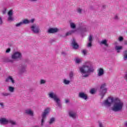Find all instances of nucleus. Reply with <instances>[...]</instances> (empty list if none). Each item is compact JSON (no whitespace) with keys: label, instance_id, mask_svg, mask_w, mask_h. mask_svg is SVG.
Returning <instances> with one entry per match:
<instances>
[{"label":"nucleus","instance_id":"obj_1","mask_svg":"<svg viewBox=\"0 0 127 127\" xmlns=\"http://www.w3.org/2000/svg\"><path fill=\"white\" fill-rule=\"evenodd\" d=\"M79 70L82 78H88L91 75V73H93L95 69L92 63L87 62L82 66L79 67Z\"/></svg>","mask_w":127,"mask_h":127},{"label":"nucleus","instance_id":"obj_2","mask_svg":"<svg viewBox=\"0 0 127 127\" xmlns=\"http://www.w3.org/2000/svg\"><path fill=\"white\" fill-rule=\"evenodd\" d=\"M111 99V103H113V106L111 108V110L114 113H118L122 112L124 109V102L121 99L115 98H109Z\"/></svg>","mask_w":127,"mask_h":127},{"label":"nucleus","instance_id":"obj_3","mask_svg":"<svg viewBox=\"0 0 127 127\" xmlns=\"http://www.w3.org/2000/svg\"><path fill=\"white\" fill-rule=\"evenodd\" d=\"M48 96L51 99L54 100L55 103H56L57 107L59 108H62V105H61V99L59 98L57 94L52 91L49 93Z\"/></svg>","mask_w":127,"mask_h":127},{"label":"nucleus","instance_id":"obj_4","mask_svg":"<svg viewBox=\"0 0 127 127\" xmlns=\"http://www.w3.org/2000/svg\"><path fill=\"white\" fill-rule=\"evenodd\" d=\"M22 58V55L19 52H15L11 55V59H8L7 60V62H10V63H13L14 60H21Z\"/></svg>","mask_w":127,"mask_h":127},{"label":"nucleus","instance_id":"obj_5","mask_svg":"<svg viewBox=\"0 0 127 127\" xmlns=\"http://www.w3.org/2000/svg\"><path fill=\"white\" fill-rule=\"evenodd\" d=\"M106 86H107V84L106 83H103L100 86L99 95L101 96V99H104V97H105V95H106V93H107L108 89L106 88Z\"/></svg>","mask_w":127,"mask_h":127},{"label":"nucleus","instance_id":"obj_6","mask_svg":"<svg viewBox=\"0 0 127 127\" xmlns=\"http://www.w3.org/2000/svg\"><path fill=\"white\" fill-rule=\"evenodd\" d=\"M50 112V108H47L45 109L44 112L42 114V120H41V127H43L44 125V122L45 120H46V118L47 117V115L49 114V112Z\"/></svg>","mask_w":127,"mask_h":127},{"label":"nucleus","instance_id":"obj_7","mask_svg":"<svg viewBox=\"0 0 127 127\" xmlns=\"http://www.w3.org/2000/svg\"><path fill=\"white\" fill-rule=\"evenodd\" d=\"M30 29L31 31H32V32L35 34H38V33L40 32V28H39V26L37 24L32 25L30 27Z\"/></svg>","mask_w":127,"mask_h":127},{"label":"nucleus","instance_id":"obj_8","mask_svg":"<svg viewBox=\"0 0 127 127\" xmlns=\"http://www.w3.org/2000/svg\"><path fill=\"white\" fill-rule=\"evenodd\" d=\"M68 114L69 118L73 119V120H76L78 115H77V112L73 110H69L68 111Z\"/></svg>","mask_w":127,"mask_h":127},{"label":"nucleus","instance_id":"obj_9","mask_svg":"<svg viewBox=\"0 0 127 127\" xmlns=\"http://www.w3.org/2000/svg\"><path fill=\"white\" fill-rule=\"evenodd\" d=\"M110 98H114V97H108L107 99L105 100L104 102L103 103V105L104 106H106V107H111L112 106V100Z\"/></svg>","mask_w":127,"mask_h":127},{"label":"nucleus","instance_id":"obj_10","mask_svg":"<svg viewBox=\"0 0 127 127\" xmlns=\"http://www.w3.org/2000/svg\"><path fill=\"white\" fill-rule=\"evenodd\" d=\"M18 71L19 73H24L26 72V65L21 64L18 68Z\"/></svg>","mask_w":127,"mask_h":127},{"label":"nucleus","instance_id":"obj_11","mask_svg":"<svg viewBox=\"0 0 127 127\" xmlns=\"http://www.w3.org/2000/svg\"><path fill=\"white\" fill-rule=\"evenodd\" d=\"M78 97H79L80 99H82L83 100H88V95L83 92H81L78 93Z\"/></svg>","mask_w":127,"mask_h":127},{"label":"nucleus","instance_id":"obj_12","mask_svg":"<svg viewBox=\"0 0 127 127\" xmlns=\"http://www.w3.org/2000/svg\"><path fill=\"white\" fill-rule=\"evenodd\" d=\"M12 15H13V10L11 9L8 12V21H13V17H12Z\"/></svg>","mask_w":127,"mask_h":127},{"label":"nucleus","instance_id":"obj_13","mask_svg":"<svg viewBox=\"0 0 127 127\" xmlns=\"http://www.w3.org/2000/svg\"><path fill=\"white\" fill-rule=\"evenodd\" d=\"M88 43H87V47H91L92 46V43L93 40V35H90L88 38Z\"/></svg>","mask_w":127,"mask_h":127},{"label":"nucleus","instance_id":"obj_14","mask_svg":"<svg viewBox=\"0 0 127 127\" xmlns=\"http://www.w3.org/2000/svg\"><path fill=\"white\" fill-rule=\"evenodd\" d=\"M71 45L74 49H78L79 48V45L76 42L75 39L72 40Z\"/></svg>","mask_w":127,"mask_h":127},{"label":"nucleus","instance_id":"obj_15","mask_svg":"<svg viewBox=\"0 0 127 127\" xmlns=\"http://www.w3.org/2000/svg\"><path fill=\"white\" fill-rule=\"evenodd\" d=\"M59 31V29L57 28H51L48 29V33H56Z\"/></svg>","mask_w":127,"mask_h":127},{"label":"nucleus","instance_id":"obj_16","mask_svg":"<svg viewBox=\"0 0 127 127\" xmlns=\"http://www.w3.org/2000/svg\"><path fill=\"white\" fill-rule=\"evenodd\" d=\"M5 82L6 83H9L11 82L12 84H14L15 83V81H14V79H13V78H12V76H9L5 79Z\"/></svg>","mask_w":127,"mask_h":127},{"label":"nucleus","instance_id":"obj_17","mask_svg":"<svg viewBox=\"0 0 127 127\" xmlns=\"http://www.w3.org/2000/svg\"><path fill=\"white\" fill-rule=\"evenodd\" d=\"M25 113L26 114V115L30 116V117H33L34 116L33 111L30 109L25 110Z\"/></svg>","mask_w":127,"mask_h":127},{"label":"nucleus","instance_id":"obj_18","mask_svg":"<svg viewBox=\"0 0 127 127\" xmlns=\"http://www.w3.org/2000/svg\"><path fill=\"white\" fill-rule=\"evenodd\" d=\"M104 74H105V71H104V69L102 68H100L98 70L97 75L98 76V77H102V76H104Z\"/></svg>","mask_w":127,"mask_h":127},{"label":"nucleus","instance_id":"obj_19","mask_svg":"<svg viewBox=\"0 0 127 127\" xmlns=\"http://www.w3.org/2000/svg\"><path fill=\"white\" fill-rule=\"evenodd\" d=\"M7 124H8V120L4 118L0 119V125H7Z\"/></svg>","mask_w":127,"mask_h":127},{"label":"nucleus","instance_id":"obj_20","mask_svg":"<svg viewBox=\"0 0 127 127\" xmlns=\"http://www.w3.org/2000/svg\"><path fill=\"white\" fill-rule=\"evenodd\" d=\"M89 30L88 26L86 25L82 26L79 28V30L82 32H87Z\"/></svg>","mask_w":127,"mask_h":127},{"label":"nucleus","instance_id":"obj_21","mask_svg":"<svg viewBox=\"0 0 127 127\" xmlns=\"http://www.w3.org/2000/svg\"><path fill=\"white\" fill-rule=\"evenodd\" d=\"M101 45H104L106 47H109V44H108V41L106 39L102 40L100 42Z\"/></svg>","mask_w":127,"mask_h":127},{"label":"nucleus","instance_id":"obj_22","mask_svg":"<svg viewBox=\"0 0 127 127\" xmlns=\"http://www.w3.org/2000/svg\"><path fill=\"white\" fill-rule=\"evenodd\" d=\"M8 124H10L11 126H12V127H14V126L17 125V123H16V121L11 119H9L8 120Z\"/></svg>","mask_w":127,"mask_h":127},{"label":"nucleus","instance_id":"obj_23","mask_svg":"<svg viewBox=\"0 0 127 127\" xmlns=\"http://www.w3.org/2000/svg\"><path fill=\"white\" fill-rule=\"evenodd\" d=\"M115 49V50H116L117 53H120V52H121V50H122L123 49V47L116 46Z\"/></svg>","mask_w":127,"mask_h":127},{"label":"nucleus","instance_id":"obj_24","mask_svg":"<svg viewBox=\"0 0 127 127\" xmlns=\"http://www.w3.org/2000/svg\"><path fill=\"white\" fill-rule=\"evenodd\" d=\"M75 32H76V30H72L69 31L68 32L66 33L65 36H69V35H71L73 34V33H75Z\"/></svg>","mask_w":127,"mask_h":127},{"label":"nucleus","instance_id":"obj_25","mask_svg":"<svg viewBox=\"0 0 127 127\" xmlns=\"http://www.w3.org/2000/svg\"><path fill=\"white\" fill-rule=\"evenodd\" d=\"M123 59L124 61H127V50L123 52Z\"/></svg>","mask_w":127,"mask_h":127},{"label":"nucleus","instance_id":"obj_26","mask_svg":"<svg viewBox=\"0 0 127 127\" xmlns=\"http://www.w3.org/2000/svg\"><path fill=\"white\" fill-rule=\"evenodd\" d=\"M55 122V118H52L50 119V121H49V125H51Z\"/></svg>","mask_w":127,"mask_h":127},{"label":"nucleus","instance_id":"obj_27","mask_svg":"<svg viewBox=\"0 0 127 127\" xmlns=\"http://www.w3.org/2000/svg\"><path fill=\"white\" fill-rule=\"evenodd\" d=\"M70 26L72 29H75L76 28V24L73 22L70 23Z\"/></svg>","mask_w":127,"mask_h":127},{"label":"nucleus","instance_id":"obj_28","mask_svg":"<svg viewBox=\"0 0 127 127\" xmlns=\"http://www.w3.org/2000/svg\"><path fill=\"white\" fill-rule=\"evenodd\" d=\"M23 24H28L30 23V21L28 19H24L22 21Z\"/></svg>","mask_w":127,"mask_h":127},{"label":"nucleus","instance_id":"obj_29","mask_svg":"<svg viewBox=\"0 0 127 127\" xmlns=\"http://www.w3.org/2000/svg\"><path fill=\"white\" fill-rule=\"evenodd\" d=\"M8 91L10 93H13L14 92V87L12 86H9L8 87Z\"/></svg>","mask_w":127,"mask_h":127},{"label":"nucleus","instance_id":"obj_30","mask_svg":"<svg viewBox=\"0 0 127 127\" xmlns=\"http://www.w3.org/2000/svg\"><path fill=\"white\" fill-rule=\"evenodd\" d=\"M64 84H65V85H69L70 84V81L64 79Z\"/></svg>","mask_w":127,"mask_h":127},{"label":"nucleus","instance_id":"obj_31","mask_svg":"<svg viewBox=\"0 0 127 127\" xmlns=\"http://www.w3.org/2000/svg\"><path fill=\"white\" fill-rule=\"evenodd\" d=\"M1 95L3 97H6L7 96H10V93H2Z\"/></svg>","mask_w":127,"mask_h":127},{"label":"nucleus","instance_id":"obj_32","mask_svg":"<svg viewBox=\"0 0 127 127\" xmlns=\"http://www.w3.org/2000/svg\"><path fill=\"white\" fill-rule=\"evenodd\" d=\"M46 83V80L44 79H41L40 81V84L41 85H43Z\"/></svg>","mask_w":127,"mask_h":127},{"label":"nucleus","instance_id":"obj_33","mask_svg":"<svg viewBox=\"0 0 127 127\" xmlns=\"http://www.w3.org/2000/svg\"><path fill=\"white\" fill-rule=\"evenodd\" d=\"M74 76V72L73 71H70L69 73V79H72Z\"/></svg>","mask_w":127,"mask_h":127},{"label":"nucleus","instance_id":"obj_34","mask_svg":"<svg viewBox=\"0 0 127 127\" xmlns=\"http://www.w3.org/2000/svg\"><path fill=\"white\" fill-rule=\"evenodd\" d=\"M23 24L22 23V22H20L19 23H17L15 25L16 27H19V26H21V25H22Z\"/></svg>","mask_w":127,"mask_h":127},{"label":"nucleus","instance_id":"obj_35","mask_svg":"<svg viewBox=\"0 0 127 127\" xmlns=\"http://www.w3.org/2000/svg\"><path fill=\"white\" fill-rule=\"evenodd\" d=\"M75 63H76V64H79V63H81V59L78 58L76 59Z\"/></svg>","mask_w":127,"mask_h":127},{"label":"nucleus","instance_id":"obj_36","mask_svg":"<svg viewBox=\"0 0 127 127\" xmlns=\"http://www.w3.org/2000/svg\"><path fill=\"white\" fill-rule=\"evenodd\" d=\"M114 19L115 20H119V19H120V18H119V15H115L114 16Z\"/></svg>","mask_w":127,"mask_h":127},{"label":"nucleus","instance_id":"obj_37","mask_svg":"<svg viewBox=\"0 0 127 127\" xmlns=\"http://www.w3.org/2000/svg\"><path fill=\"white\" fill-rule=\"evenodd\" d=\"M82 9H81V8H78L77 9V11L78 13H82Z\"/></svg>","mask_w":127,"mask_h":127},{"label":"nucleus","instance_id":"obj_38","mask_svg":"<svg viewBox=\"0 0 127 127\" xmlns=\"http://www.w3.org/2000/svg\"><path fill=\"white\" fill-rule=\"evenodd\" d=\"M6 8H4L3 9L2 11V12L3 13V14H5V13H6Z\"/></svg>","mask_w":127,"mask_h":127},{"label":"nucleus","instance_id":"obj_39","mask_svg":"<svg viewBox=\"0 0 127 127\" xmlns=\"http://www.w3.org/2000/svg\"><path fill=\"white\" fill-rule=\"evenodd\" d=\"M95 89H92L90 91V94H92V95L94 94H95Z\"/></svg>","mask_w":127,"mask_h":127},{"label":"nucleus","instance_id":"obj_40","mask_svg":"<svg viewBox=\"0 0 127 127\" xmlns=\"http://www.w3.org/2000/svg\"><path fill=\"white\" fill-rule=\"evenodd\" d=\"M82 54H83L84 55H86V54H87V50H83L82 51Z\"/></svg>","mask_w":127,"mask_h":127},{"label":"nucleus","instance_id":"obj_41","mask_svg":"<svg viewBox=\"0 0 127 127\" xmlns=\"http://www.w3.org/2000/svg\"><path fill=\"white\" fill-rule=\"evenodd\" d=\"M0 106H1V108H2V109L4 108V104H3V103L0 102Z\"/></svg>","mask_w":127,"mask_h":127},{"label":"nucleus","instance_id":"obj_42","mask_svg":"<svg viewBox=\"0 0 127 127\" xmlns=\"http://www.w3.org/2000/svg\"><path fill=\"white\" fill-rule=\"evenodd\" d=\"M61 54L63 56H66L67 55V53L65 52H62Z\"/></svg>","mask_w":127,"mask_h":127},{"label":"nucleus","instance_id":"obj_43","mask_svg":"<svg viewBox=\"0 0 127 127\" xmlns=\"http://www.w3.org/2000/svg\"><path fill=\"white\" fill-rule=\"evenodd\" d=\"M10 52V48H8L7 49L5 53H9Z\"/></svg>","mask_w":127,"mask_h":127},{"label":"nucleus","instance_id":"obj_44","mask_svg":"<svg viewBox=\"0 0 127 127\" xmlns=\"http://www.w3.org/2000/svg\"><path fill=\"white\" fill-rule=\"evenodd\" d=\"M98 124L99 127H104V126H103V124L101 122H99Z\"/></svg>","mask_w":127,"mask_h":127},{"label":"nucleus","instance_id":"obj_45","mask_svg":"<svg viewBox=\"0 0 127 127\" xmlns=\"http://www.w3.org/2000/svg\"><path fill=\"white\" fill-rule=\"evenodd\" d=\"M119 40V41H123V40H124V38L123 37H120Z\"/></svg>","mask_w":127,"mask_h":127},{"label":"nucleus","instance_id":"obj_46","mask_svg":"<svg viewBox=\"0 0 127 127\" xmlns=\"http://www.w3.org/2000/svg\"><path fill=\"white\" fill-rule=\"evenodd\" d=\"M2 23H3L2 19L1 18V17H0V25H1Z\"/></svg>","mask_w":127,"mask_h":127},{"label":"nucleus","instance_id":"obj_47","mask_svg":"<svg viewBox=\"0 0 127 127\" xmlns=\"http://www.w3.org/2000/svg\"><path fill=\"white\" fill-rule=\"evenodd\" d=\"M35 20L34 19H31L30 21H30V22H31V23H33V22H34Z\"/></svg>","mask_w":127,"mask_h":127},{"label":"nucleus","instance_id":"obj_48","mask_svg":"<svg viewBox=\"0 0 127 127\" xmlns=\"http://www.w3.org/2000/svg\"><path fill=\"white\" fill-rule=\"evenodd\" d=\"M69 101L68 99H66L65 101V104H68V103H69Z\"/></svg>","mask_w":127,"mask_h":127},{"label":"nucleus","instance_id":"obj_49","mask_svg":"<svg viewBox=\"0 0 127 127\" xmlns=\"http://www.w3.org/2000/svg\"><path fill=\"white\" fill-rule=\"evenodd\" d=\"M124 44H125V45H127V41H125L124 42Z\"/></svg>","mask_w":127,"mask_h":127},{"label":"nucleus","instance_id":"obj_50","mask_svg":"<svg viewBox=\"0 0 127 127\" xmlns=\"http://www.w3.org/2000/svg\"><path fill=\"white\" fill-rule=\"evenodd\" d=\"M54 41H55L54 39L51 40V42H54Z\"/></svg>","mask_w":127,"mask_h":127},{"label":"nucleus","instance_id":"obj_51","mask_svg":"<svg viewBox=\"0 0 127 127\" xmlns=\"http://www.w3.org/2000/svg\"><path fill=\"white\" fill-rule=\"evenodd\" d=\"M125 78L126 79V80H127V73H126V74H125Z\"/></svg>","mask_w":127,"mask_h":127},{"label":"nucleus","instance_id":"obj_52","mask_svg":"<svg viewBox=\"0 0 127 127\" xmlns=\"http://www.w3.org/2000/svg\"><path fill=\"white\" fill-rule=\"evenodd\" d=\"M124 125L126 127H127V122L125 123Z\"/></svg>","mask_w":127,"mask_h":127},{"label":"nucleus","instance_id":"obj_53","mask_svg":"<svg viewBox=\"0 0 127 127\" xmlns=\"http://www.w3.org/2000/svg\"><path fill=\"white\" fill-rule=\"evenodd\" d=\"M114 44H115V45H117L118 44V42H115L114 43Z\"/></svg>","mask_w":127,"mask_h":127},{"label":"nucleus","instance_id":"obj_54","mask_svg":"<svg viewBox=\"0 0 127 127\" xmlns=\"http://www.w3.org/2000/svg\"><path fill=\"white\" fill-rule=\"evenodd\" d=\"M33 127H39V126H33Z\"/></svg>","mask_w":127,"mask_h":127},{"label":"nucleus","instance_id":"obj_55","mask_svg":"<svg viewBox=\"0 0 127 127\" xmlns=\"http://www.w3.org/2000/svg\"><path fill=\"white\" fill-rule=\"evenodd\" d=\"M103 8L106 7V5H104L103 6Z\"/></svg>","mask_w":127,"mask_h":127}]
</instances>
